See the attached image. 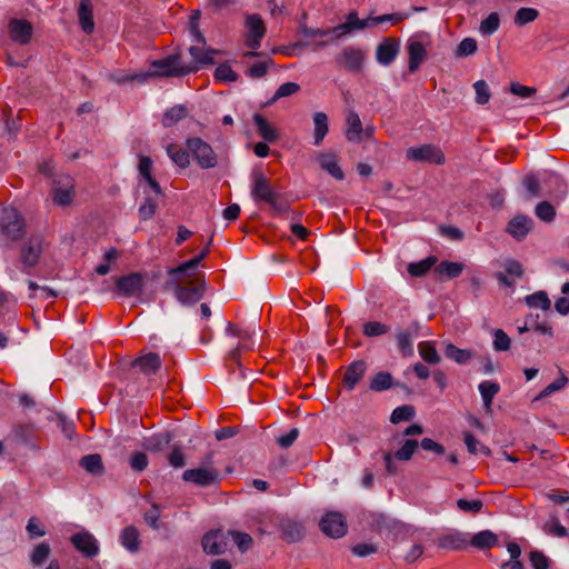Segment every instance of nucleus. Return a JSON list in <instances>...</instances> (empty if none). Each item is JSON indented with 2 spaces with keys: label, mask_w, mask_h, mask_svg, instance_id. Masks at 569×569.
I'll use <instances>...</instances> for the list:
<instances>
[{
  "label": "nucleus",
  "mask_w": 569,
  "mask_h": 569,
  "mask_svg": "<svg viewBox=\"0 0 569 569\" xmlns=\"http://www.w3.org/2000/svg\"><path fill=\"white\" fill-rule=\"evenodd\" d=\"M250 196L254 202L268 204L276 214L289 211L288 201L272 188L270 180L261 171L251 173Z\"/></svg>",
  "instance_id": "f257e3e1"
},
{
  "label": "nucleus",
  "mask_w": 569,
  "mask_h": 569,
  "mask_svg": "<svg viewBox=\"0 0 569 569\" xmlns=\"http://www.w3.org/2000/svg\"><path fill=\"white\" fill-rule=\"evenodd\" d=\"M52 201L59 207H69L76 197L74 179L69 174H58L53 178L51 188Z\"/></svg>",
  "instance_id": "f03ea898"
},
{
  "label": "nucleus",
  "mask_w": 569,
  "mask_h": 569,
  "mask_svg": "<svg viewBox=\"0 0 569 569\" xmlns=\"http://www.w3.org/2000/svg\"><path fill=\"white\" fill-rule=\"evenodd\" d=\"M248 29L246 34V46L251 49L243 53V58L260 57L262 53L257 50L261 46V40L266 34V28L262 19L258 14H250L246 19Z\"/></svg>",
  "instance_id": "7ed1b4c3"
},
{
  "label": "nucleus",
  "mask_w": 569,
  "mask_h": 569,
  "mask_svg": "<svg viewBox=\"0 0 569 569\" xmlns=\"http://www.w3.org/2000/svg\"><path fill=\"white\" fill-rule=\"evenodd\" d=\"M186 143L200 168L211 169L217 166V154L209 143L201 138H190Z\"/></svg>",
  "instance_id": "20e7f679"
},
{
  "label": "nucleus",
  "mask_w": 569,
  "mask_h": 569,
  "mask_svg": "<svg viewBox=\"0 0 569 569\" xmlns=\"http://www.w3.org/2000/svg\"><path fill=\"white\" fill-rule=\"evenodd\" d=\"M182 479L198 487H209L219 482V471L210 463L184 470Z\"/></svg>",
  "instance_id": "39448f33"
},
{
  "label": "nucleus",
  "mask_w": 569,
  "mask_h": 569,
  "mask_svg": "<svg viewBox=\"0 0 569 569\" xmlns=\"http://www.w3.org/2000/svg\"><path fill=\"white\" fill-rule=\"evenodd\" d=\"M228 336L237 337L239 343L230 351L229 357L238 361L241 351L249 350L253 347L252 337L256 335V328H240L239 326L229 322L226 328Z\"/></svg>",
  "instance_id": "423d86ee"
},
{
  "label": "nucleus",
  "mask_w": 569,
  "mask_h": 569,
  "mask_svg": "<svg viewBox=\"0 0 569 569\" xmlns=\"http://www.w3.org/2000/svg\"><path fill=\"white\" fill-rule=\"evenodd\" d=\"M321 531L330 538H341L348 531L346 517L337 511L327 512L320 520Z\"/></svg>",
  "instance_id": "0eeeda50"
},
{
  "label": "nucleus",
  "mask_w": 569,
  "mask_h": 569,
  "mask_svg": "<svg viewBox=\"0 0 569 569\" xmlns=\"http://www.w3.org/2000/svg\"><path fill=\"white\" fill-rule=\"evenodd\" d=\"M0 227L10 239H18L23 231L24 221L13 208H6L0 212Z\"/></svg>",
  "instance_id": "6e6552de"
},
{
  "label": "nucleus",
  "mask_w": 569,
  "mask_h": 569,
  "mask_svg": "<svg viewBox=\"0 0 569 569\" xmlns=\"http://www.w3.org/2000/svg\"><path fill=\"white\" fill-rule=\"evenodd\" d=\"M406 157L411 161L441 164L445 162V154L440 148L433 144L411 147L407 150Z\"/></svg>",
  "instance_id": "1a4fd4ad"
},
{
  "label": "nucleus",
  "mask_w": 569,
  "mask_h": 569,
  "mask_svg": "<svg viewBox=\"0 0 569 569\" xmlns=\"http://www.w3.org/2000/svg\"><path fill=\"white\" fill-rule=\"evenodd\" d=\"M179 279L170 278L167 286L172 288L177 300L181 305H194L203 297V288L200 286L188 284L183 286L178 282Z\"/></svg>",
  "instance_id": "9d476101"
},
{
  "label": "nucleus",
  "mask_w": 569,
  "mask_h": 569,
  "mask_svg": "<svg viewBox=\"0 0 569 569\" xmlns=\"http://www.w3.org/2000/svg\"><path fill=\"white\" fill-rule=\"evenodd\" d=\"M366 56L365 52L355 47L345 48L337 57V63L351 72H359L362 69Z\"/></svg>",
  "instance_id": "9b49d317"
},
{
  "label": "nucleus",
  "mask_w": 569,
  "mask_h": 569,
  "mask_svg": "<svg viewBox=\"0 0 569 569\" xmlns=\"http://www.w3.org/2000/svg\"><path fill=\"white\" fill-rule=\"evenodd\" d=\"M144 277L140 272H131L127 276L119 277L116 280L117 290L124 297H133L141 293Z\"/></svg>",
  "instance_id": "f8f14e48"
},
{
  "label": "nucleus",
  "mask_w": 569,
  "mask_h": 569,
  "mask_svg": "<svg viewBox=\"0 0 569 569\" xmlns=\"http://www.w3.org/2000/svg\"><path fill=\"white\" fill-rule=\"evenodd\" d=\"M400 51V40L397 38H386L377 47L376 60L383 67L390 66Z\"/></svg>",
  "instance_id": "ddd939ff"
},
{
  "label": "nucleus",
  "mask_w": 569,
  "mask_h": 569,
  "mask_svg": "<svg viewBox=\"0 0 569 569\" xmlns=\"http://www.w3.org/2000/svg\"><path fill=\"white\" fill-rule=\"evenodd\" d=\"M71 542L74 548L83 556L92 558L99 553V542L88 531L77 532L71 537Z\"/></svg>",
  "instance_id": "4468645a"
},
{
  "label": "nucleus",
  "mask_w": 569,
  "mask_h": 569,
  "mask_svg": "<svg viewBox=\"0 0 569 569\" xmlns=\"http://www.w3.org/2000/svg\"><path fill=\"white\" fill-rule=\"evenodd\" d=\"M33 28L30 22L21 19H12L9 22V33L14 42L27 44L32 37Z\"/></svg>",
  "instance_id": "2eb2a0df"
},
{
  "label": "nucleus",
  "mask_w": 569,
  "mask_h": 569,
  "mask_svg": "<svg viewBox=\"0 0 569 569\" xmlns=\"http://www.w3.org/2000/svg\"><path fill=\"white\" fill-rule=\"evenodd\" d=\"M202 548L208 555H220L227 549L224 533L221 530H214L206 533L202 538Z\"/></svg>",
  "instance_id": "dca6fc26"
},
{
  "label": "nucleus",
  "mask_w": 569,
  "mask_h": 569,
  "mask_svg": "<svg viewBox=\"0 0 569 569\" xmlns=\"http://www.w3.org/2000/svg\"><path fill=\"white\" fill-rule=\"evenodd\" d=\"M409 63L408 69L415 72L427 58V50L422 41L410 38L407 43Z\"/></svg>",
  "instance_id": "f3484780"
},
{
  "label": "nucleus",
  "mask_w": 569,
  "mask_h": 569,
  "mask_svg": "<svg viewBox=\"0 0 569 569\" xmlns=\"http://www.w3.org/2000/svg\"><path fill=\"white\" fill-rule=\"evenodd\" d=\"M177 61H178V59L174 56H170V57H167V58H164L162 60L154 61L153 66L156 68H158L156 73L160 74V76L169 77V76L186 74V73L196 71L198 69L197 66L189 67V68L178 69L177 68Z\"/></svg>",
  "instance_id": "a211bd4d"
},
{
  "label": "nucleus",
  "mask_w": 569,
  "mask_h": 569,
  "mask_svg": "<svg viewBox=\"0 0 569 569\" xmlns=\"http://www.w3.org/2000/svg\"><path fill=\"white\" fill-rule=\"evenodd\" d=\"M281 537L289 543L298 542L305 537L306 528L302 522L284 519L280 523Z\"/></svg>",
  "instance_id": "6ab92c4d"
},
{
  "label": "nucleus",
  "mask_w": 569,
  "mask_h": 569,
  "mask_svg": "<svg viewBox=\"0 0 569 569\" xmlns=\"http://www.w3.org/2000/svg\"><path fill=\"white\" fill-rule=\"evenodd\" d=\"M438 546L448 550H461L469 546V538L466 533L450 531L439 537Z\"/></svg>",
  "instance_id": "aec40b11"
},
{
  "label": "nucleus",
  "mask_w": 569,
  "mask_h": 569,
  "mask_svg": "<svg viewBox=\"0 0 569 569\" xmlns=\"http://www.w3.org/2000/svg\"><path fill=\"white\" fill-rule=\"evenodd\" d=\"M42 251V241L40 238H32L29 242L22 248L21 251V261L26 268L34 267L38 261L40 253Z\"/></svg>",
  "instance_id": "412c9836"
},
{
  "label": "nucleus",
  "mask_w": 569,
  "mask_h": 569,
  "mask_svg": "<svg viewBox=\"0 0 569 569\" xmlns=\"http://www.w3.org/2000/svg\"><path fill=\"white\" fill-rule=\"evenodd\" d=\"M346 138L350 142H362L363 133H362V123L358 116V113L353 110L348 111L346 116Z\"/></svg>",
  "instance_id": "4be33fe9"
},
{
  "label": "nucleus",
  "mask_w": 569,
  "mask_h": 569,
  "mask_svg": "<svg viewBox=\"0 0 569 569\" xmlns=\"http://www.w3.org/2000/svg\"><path fill=\"white\" fill-rule=\"evenodd\" d=\"M367 370V363L363 360L353 361L346 370L343 385L348 390L355 389L362 379Z\"/></svg>",
  "instance_id": "5701e85b"
},
{
  "label": "nucleus",
  "mask_w": 569,
  "mask_h": 569,
  "mask_svg": "<svg viewBox=\"0 0 569 569\" xmlns=\"http://www.w3.org/2000/svg\"><path fill=\"white\" fill-rule=\"evenodd\" d=\"M162 361L158 353L149 352L134 360L133 367L138 368L143 375L150 376L161 368Z\"/></svg>",
  "instance_id": "b1692460"
},
{
  "label": "nucleus",
  "mask_w": 569,
  "mask_h": 569,
  "mask_svg": "<svg viewBox=\"0 0 569 569\" xmlns=\"http://www.w3.org/2000/svg\"><path fill=\"white\" fill-rule=\"evenodd\" d=\"M533 222L527 216H517L508 223L507 231L516 239H523L532 229Z\"/></svg>",
  "instance_id": "393cba45"
},
{
  "label": "nucleus",
  "mask_w": 569,
  "mask_h": 569,
  "mask_svg": "<svg viewBox=\"0 0 569 569\" xmlns=\"http://www.w3.org/2000/svg\"><path fill=\"white\" fill-rule=\"evenodd\" d=\"M78 18L81 29L90 34L94 30L92 4L90 0H81L78 8Z\"/></svg>",
  "instance_id": "a878e982"
},
{
  "label": "nucleus",
  "mask_w": 569,
  "mask_h": 569,
  "mask_svg": "<svg viewBox=\"0 0 569 569\" xmlns=\"http://www.w3.org/2000/svg\"><path fill=\"white\" fill-rule=\"evenodd\" d=\"M138 170L140 176L144 179L148 186L153 190L156 194H161L162 190L158 181L152 177V160L150 157L142 156L139 160Z\"/></svg>",
  "instance_id": "bb28decb"
},
{
  "label": "nucleus",
  "mask_w": 569,
  "mask_h": 569,
  "mask_svg": "<svg viewBox=\"0 0 569 569\" xmlns=\"http://www.w3.org/2000/svg\"><path fill=\"white\" fill-rule=\"evenodd\" d=\"M370 28V20L359 19L356 11H352L348 14L347 21L341 23L335 28V31L339 32V36L350 33L353 30H361Z\"/></svg>",
  "instance_id": "cd10ccee"
},
{
  "label": "nucleus",
  "mask_w": 569,
  "mask_h": 569,
  "mask_svg": "<svg viewBox=\"0 0 569 569\" xmlns=\"http://www.w3.org/2000/svg\"><path fill=\"white\" fill-rule=\"evenodd\" d=\"M318 162L325 171L337 180H343L345 173L339 166L338 159L332 153H321L318 157Z\"/></svg>",
  "instance_id": "c85d7f7f"
},
{
  "label": "nucleus",
  "mask_w": 569,
  "mask_h": 569,
  "mask_svg": "<svg viewBox=\"0 0 569 569\" xmlns=\"http://www.w3.org/2000/svg\"><path fill=\"white\" fill-rule=\"evenodd\" d=\"M253 122L257 127V131H258L259 136L264 141L273 142V141L278 140L279 133H278L277 129L272 124H270L262 114L254 113Z\"/></svg>",
  "instance_id": "c756f323"
},
{
  "label": "nucleus",
  "mask_w": 569,
  "mask_h": 569,
  "mask_svg": "<svg viewBox=\"0 0 569 569\" xmlns=\"http://www.w3.org/2000/svg\"><path fill=\"white\" fill-rule=\"evenodd\" d=\"M498 542V537L491 530H482L475 533L469 540V545L480 549H491Z\"/></svg>",
  "instance_id": "7c9ffc66"
},
{
  "label": "nucleus",
  "mask_w": 569,
  "mask_h": 569,
  "mask_svg": "<svg viewBox=\"0 0 569 569\" xmlns=\"http://www.w3.org/2000/svg\"><path fill=\"white\" fill-rule=\"evenodd\" d=\"M443 351H445V356L448 359H451L459 365H465V363L469 362L475 356L473 351H471L469 349H460L452 343H447L445 346Z\"/></svg>",
  "instance_id": "2f4dec72"
},
{
  "label": "nucleus",
  "mask_w": 569,
  "mask_h": 569,
  "mask_svg": "<svg viewBox=\"0 0 569 569\" xmlns=\"http://www.w3.org/2000/svg\"><path fill=\"white\" fill-rule=\"evenodd\" d=\"M313 143L320 146L329 131L328 117L325 112H316L313 114Z\"/></svg>",
  "instance_id": "473e14b6"
},
{
  "label": "nucleus",
  "mask_w": 569,
  "mask_h": 569,
  "mask_svg": "<svg viewBox=\"0 0 569 569\" xmlns=\"http://www.w3.org/2000/svg\"><path fill=\"white\" fill-rule=\"evenodd\" d=\"M202 44H192L189 48V53L196 64H211L213 63V56L217 53L213 49H204Z\"/></svg>",
  "instance_id": "72a5a7b5"
},
{
  "label": "nucleus",
  "mask_w": 569,
  "mask_h": 569,
  "mask_svg": "<svg viewBox=\"0 0 569 569\" xmlns=\"http://www.w3.org/2000/svg\"><path fill=\"white\" fill-rule=\"evenodd\" d=\"M120 541L121 545L130 552H136L140 548L139 532L132 526H129L122 530Z\"/></svg>",
  "instance_id": "f704fd0d"
},
{
  "label": "nucleus",
  "mask_w": 569,
  "mask_h": 569,
  "mask_svg": "<svg viewBox=\"0 0 569 569\" xmlns=\"http://www.w3.org/2000/svg\"><path fill=\"white\" fill-rule=\"evenodd\" d=\"M525 302L529 308L548 311L551 308V301L546 291H536L525 297Z\"/></svg>",
  "instance_id": "c9c22d12"
},
{
  "label": "nucleus",
  "mask_w": 569,
  "mask_h": 569,
  "mask_svg": "<svg viewBox=\"0 0 569 569\" xmlns=\"http://www.w3.org/2000/svg\"><path fill=\"white\" fill-rule=\"evenodd\" d=\"M188 114V110L183 104H176L172 108L168 109L162 117V126L163 127H172L180 120L184 119Z\"/></svg>",
  "instance_id": "e433bc0d"
},
{
  "label": "nucleus",
  "mask_w": 569,
  "mask_h": 569,
  "mask_svg": "<svg viewBox=\"0 0 569 569\" xmlns=\"http://www.w3.org/2000/svg\"><path fill=\"white\" fill-rule=\"evenodd\" d=\"M478 389L481 395L483 406L487 410H491L492 400L499 392L500 386L497 382L486 380L479 385Z\"/></svg>",
  "instance_id": "4c0bfd02"
},
{
  "label": "nucleus",
  "mask_w": 569,
  "mask_h": 569,
  "mask_svg": "<svg viewBox=\"0 0 569 569\" xmlns=\"http://www.w3.org/2000/svg\"><path fill=\"white\" fill-rule=\"evenodd\" d=\"M169 158L180 168H187L190 163V151L170 143L166 148Z\"/></svg>",
  "instance_id": "58836bf2"
},
{
  "label": "nucleus",
  "mask_w": 569,
  "mask_h": 569,
  "mask_svg": "<svg viewBox=\"0 0 569 569\" xmlns=\"http://www.w3.org/2000/svg\"><path fill=\"white\" fill-rule=\"evenodd\" d=\"M435 271L440 277L452 279L460 276V273L463 271V264L460 262L442 261L436 266Z\"/></svg>",
  "instance_id": "ea45409f"
},
{
  "label": "nucleus",
  "mask_w": 569,
  "mask_h": 569,
  "mask_svg": "<svg viewBox=\"0 0 569 569\" xmlns=\"http://www.w3.org/2000/svg\"><path fill=\"white\" fill-rule=\"evenodd\" d=\"M393 385L392 376L387 371H380L370 380V389L376 392L388 390Z\"/></svg>",
  "instance_id": "a19ab883"
},
{
  "label": "nucleus",
  "mask_w": 569,
  "mask_h": 569,
  "mask_svg": "<svg viewBox=\"0 0 569 569\" xmlns=\"http://www.w3.org/2000/svg\"><path fill=\"white\" fill-rule=\"evenodd\" d=\"M51 553V548H50V545L48 542H40L38 543L31 555H30V562L32 566L34 567H40L42 566L47 559L49 558Z\"/></svg>",
  "instance_id": "79ce46f5"
},
{
  "label": "nucleus",
  "mask_w": 569,
  "mask_h": 569,
  "mask_svg": "<svg viewBox=\"0 0 569 569\" xmlns=\"http://www.w3.org/2000/svg\"><path fill=\"white\" fill-rule=\"evenodd\" d=\"M80 466L92 475H101L103 472L102 459L97 453L82 457Z\"/></svg>",
  "instance_id": "37998d69"
},
{
  "label": "nucleus",
  "mask_w": 569,
  "mask_h": 569,
  "mask_svg": "<svg viewBox=\"0 0 569 569\" xmlns=\"http://www.w3.org/2000/svg\"><path fill=\"white\" fill-rule=\"evenodd\" d=\"M436 257H428L418 262L409 263L408 272L411 277H422L436 264Z\"/></svg>",
  "instance_id": "c03bdc74"
},
{
  "label": "nucleus",
  "mask_w": 569,
  "mask_h": 569,
  "mask_svg": "<svg viewBox=\"0 0 569 569\" xmlns=\"http://www.w3.org/2000/svg\"><path fill=\"white\" fill-rule=\"evenodd\" d=\"M420 357L428 363L437 365L440 362V356L435 346L429 341H422L418 345Z\"/></svg>",
  "instance_id": "a18cd8bd"
},
{
  "label": "nucleus",
  "mask_w": 569,
  "mask_h": 569,
  "mask_svg": "<svg viewBox=\"0 0 569 569\" xmlns=\"http://www.w3.org/2000/svg\"><path fill=\"white\" fill-rule=\"evenodd\" d=\"M547 183L556 187V190L551 192L555 199L562 200L567 196L568 188L560 176L555 173L549 174Z\"/></svg>",
  "instance_id": "49530a36"
},
{
  "label": "nucleus",
  "mask_w": 569,
  "mask_h": 569,
  "mask_svg": "<svg viewBox=\"0 0 569 569\" xmlns=\"http://www.w3.org/2000/svg\"><path fill=\"white\" fill-rule=\"evenodd\" d=\"M413 416H415L413 407L409 406V405H405V406L397 407L392 411V413L390 416V421L392 423H399L401 421L410 420Z\"/></svg>",
  "instance_id": "de8ad7c7"
},
{
  "label": "nucleus",
  "mask_w": 569,
  "mask_h": 569,
  "mask_svg": "<svg viewBox=\"0 0 569 569\" xmlns=\"http://www.w3.org/2000/svg\"><path fill=\"white\" fill-rule=\"evenodd\" d=\"M500 26V18L497 12H491L480 24L479 31L482 34L495 33Z\"/></svg>",
  "instance_id": "09e8293b"
},
{
  "label": "nucleus",
  "mask_w": 569,
  "mask_h": 569,
  "mask_svg": "<svg viewBox=\"0 0 569 569\" xmlns=\"http://www.w3.org/2000/svg\"><path fill=\"white\" fill-rule=\"evenodd\" d=\"M535 213L540 220L545 222H551L556 217L555 208L547 201L539 202L536 206Z\"/></svg>",
  "instance_id": "8fccbe9b"
},
{
  "label": "nucleus",
  "mask_w": 569,
  "mask_h": 569,
  "mask_svg": "<svg viewBox=\"0 0 569 569\" xmlns=\"http://www.w3.org/2000/svg\"><path fill=\"white\" fill-rule=\"evenodd\" d=\"M539 16V12L533 8H520L515 16V23L517 26H523L535 21Z\"/></svg>",
  "instance_id": "3c124183"
},
{
  "label": "nucleus",
  "mask_w": 569,
  "mask_h": 569,
  "mask_svg": "<svg viewBox=\"0 0 569 569\" xmlns=\"http://www.w3.org/2000/svg\"><path fill=\"white\" fill-rule=\"evenodd\" d=\"M397 343L403 355L411 356L413 353L412 336L409 331L398 332Z\"/></svg>",
  "instance_id": "603ef678"
},
{
  "label": "nucleus",
  "mask_w": 569,
  "mask_h": 569,
  "mask_svg": "<svg viewBox=\"0 0 569 569\" xmlns=\"http://www.w3.org/2000/svg\"><path fill=\"white\" fill-rule=\"evenodd\" d=\"M417 448L418 441L408 439L402 447L396 451L393 457L401 461L410 460Z\"/></svg>",
  "instance_id": "864d4df0"
},
{
  "label": "nucleus",
  "mask_w": 569,
  "mask_h": 569,
  "mask_svg": "<svg viewBox=\"0 0 569 569\" xmlns=\"http://www.w3.org/2000/svg\"><path fill=\"white\" fill-rule=\"evenodd\" d=\"M272 64L271 59H267L264 61H258L253 63L248 70L246 74L252 79L262 78L267 74L269 67Z\"/></svg>",
  "instance_id": "5fc2aeb1"
},
{
  "label": "nucleus",
  "mask_w": 569,
  "mask_h": 569,
  "mask_svg": "<svg viewBox=\"0 0 569 569\" xmlns=\"http://www.w3.org/2000/svg\"><path fill=\"white\" fill-rule=\"evenodd\" d=\"M299 90H300V86L297 82H286V83H282L277 89L274 96L270 100V103H273V102H276L277 100H279L281 98H286V97L292 96V94L297 93Z\"/></svg>",
  "instance_id": "6e6d98bb"
},
{
  "label": "nucleus",
  "mask_w": 569,
  "mask_h": 569,
  "mask_svg": "<svg viewBox=\"0 0 569 569\" xmlns=\"http://www.w3.org/2000/svg\"><path fill=\"white\" fill-rule=\"evenodd\" d=\"M389 331V327L379 321H369L363 325V335L367 337H379Z\"/></svg>",
  "instance_id": "4d7b16f0"
},
{
  "label": "nucleus",
  "mask_w": 569,
  "mask_h": 569,
  "mask_svg": "<svg viewBox=\"0 0 569 569\" xmlns=\"http://www.w3.org/2000/svg\"><path fill=\"white\" fill-rule=\"evenodd\" d=\"M465 443L470 453L476 455L477 452H483L485 455H489L490 450L488 447L481 445V442L470 432L465 433Z\"/></svg>",
  "instance_id": "13d9d810"
},
{
  "label": "nucleus",
  "mask_w": 569,
  "mask_h": 569,
  "mask_svg": "<svg viewBox=\"0 0 569 569\" xmlns=\"http://www.w3.org/2000/svg\"><path fill=\"white\" fill-rule=\"evenodd\" d=\"M214 78L223 82H233L238 76L228 63H222L216 68Z\"/></svg>",
  "instance_id": "bf43d9fd"
},
{
  "label": "nucleus",
  "mask_w": 569,
  "mask_h": 569,
  "mask_svg": "<svg viewBox=\"0 0 569 569\" xmlns=\"http://www.w3.org/2000/svg\"><path fill=\"white\" fill-rule=\"evenodd\" d=\"M473 89L476 92V102L478 104H486L491 97L489 86L487 84V82L483 80H479L473 83Z\"/></svg>",
  "instance_id": "052dcab7"
},
{
  "label": "nucleus",
  "mask_w": 569,
  "mask_h": 569,
  "mask_svg": "<svg viewBox=\"0 0 569 569\" xmlns=\"http://www.w3.org/2000/svg\"><path fill=\"white\" fill-rule=\"evenodd\" d=\"M493 338V349L496 351H507L510 349L511 340L503 330H495Z\"/></svg>",
  "instance_id": "680f3d73"
},
{
  "label": "nucleus",
  "mask_w": 569,
  "mask_h": 569,
  "mask_svg": "<svg viewBox=\"0 0 569 569\" xmlns=\"http://www.w3.org/2000/svg\"><path fill=\"white\" fill-rule=\"evenodd\" d=\"M199 264H200L199 259H197L194 257V258L181 263L180 266H178L176 268L169 269L168 274L170 276V278L179 279V277L181 274H183L188 270L196 269Z\"/></svg>",
  "instance_id": "e2e57ef3"
},
{
  "label": "nucleus",
  "mask_w": 569,
  "mask_h": 569,
  "mask_svg": "<svg viewBox=\"0 0 569 569\" xmlns=\"http://www.w3.org/2000/svg\"><path fill=\"white\" fill-rule=\"evenodd\" d=\"M170 441L169 436H153L146 440L144 448L152 452L161 451Z\"/></svg>",
  "instance_id": "0e129e2a"
},
{
  "label": "nucleus",
  "mask_w": 569,
  "mask_h": 569,
  "mask_svg": "<svg viewBox=\"0 0 569 569\" xmlns=\"http://www.w3.org/2000/svg\"><path fill=\"white\" fill-rule=\"evenodd\" d=\"M229 533L232 536L234 543L241 552H244L251 548L252 538L250 535L240 531H230Z\"/></svg>",
  "instance_id": "69168bd1"
},
{
  "label": "nucleus",
  "mask_w": 569,
  "mask_h": 569,
  "mask_svg": "<svg viewBox=\"0 0 569 569\" xmlns=\"http://www.w3.org/2000/svg\"><path fill=\"white\" fill-rule=\"evenodd\" d=\"M149 463L148 457L144 452L138 451L131 455L129 465L134 471H143L147 469Z\"/></svg>",
  "instance_id": "338daca9"
},
{
  "label": "nucleus",
  "mask_w": 569,
  "mask_h": 569,
  "mask_svg": "<svg viewBox=\"0 0 569 569\" xmlns=\"http://www.w3.org/2000/svg\"><path fill=\"white\" fill-rule=\"evenodd\" d=\"M477 48V41L473 38H466L459 43L456 54L457 57H467L473 54Z\"/></svg>",
  "instance_id": "774afa93"
}]
</instances>
